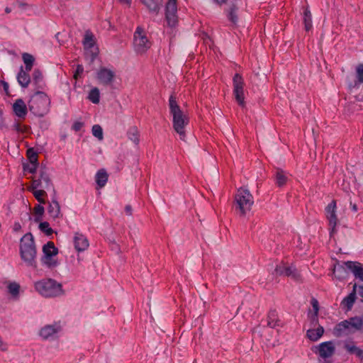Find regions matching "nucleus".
Segmentation results:
<instances>
[{
	"label": "nucleus",
	"mask_w": 363,
	"mask_h": 363,
	"mask_svg": "<svg viewBox=\"0 0 363 363\" xmlns=\"http://www.w3.org/2000/svg\"><path fill=\"white\" fill-rule=\"evenodd\" d=\"M169 106L170 114L172 116L174 130L179 135L182 140H184L185 128L189 122V117L182 111L174 96L169 97Z\"/></svg>",
	"instance_id": "nucleus-1"
},
{
	"label": "nucleus",
	"mask_w": 363,
	"mask_h": 363,
	"mask_svg": "<svg viewBox=\"0 0 363 363\" xmlns=\"http://www.w3.org/2000/svg\"><path fill=\"white\" fill-rule=\"evenodd\" d=\"M35 291L45 298H55L64 295L62 285L56 280L45 278L34 283Z\"/></svg>",
	"instance_id": "nucleus-2"
},
{
	"label": "nucleus",
	"mask_w": 363,
	"mask_h": 363,
	"mask_svg": "<svg viewBox=\"0 0 363 363\" xmlns=\"http://www.w3.org/2000/svg\"><path fill=\"white\" fill-rule=\"evenodd\" d=\"M36 248L31 233L25 234L21 239L20 255L27 266L36 267Z\"/></svg>",
	"instance_id": "nucleus-3"
},
{
	"label": "nucleus",
	"mask_w": 363,
	"mask_h": 363,
	"mask_svg": "<svg viewBox=\"0 0 363 363\" xmlns=\"http://www.w3.org/2000/svg\"><path fill=\"white\" fill-rule=\"evenodd\" d=\"M253 203V196L247 189L240 188L237 191L234 196L233 207L240 216H245L251 210Z\"/></svg>",
	"instance_id": "nucleus-4"
},
{
	"label": "nucleus",
	"mask_w": 363,
	"mask_h": 363,
	"mask_svg": "<svg viewBox=\"0 0 363 363\" xmlns=\"http://www.w3.org/2000/svg\"><path fill=\"white\" fill-rule=\"evenodd\" d=\"M50 100L48 95L42 91L36 92L29 102L30 110L36 116H43L49 111Z\"/></svg>",
	"instance_id": "nucleus-5"
},
{
	"label": "nucleus",
	"mask_w": 363,
	"mask_h": 363,
	"mask_svg": "<svg viewBox=\"0 0 363 363\" xmlns=\"http://www.w3.org/2000/svg\"><path fill=\"white\" fill-rule=\"evenodd\" d=\"M151 47V43L147 38L145 32L138 27L134 33V50L140 55L145 53Z\"/></svg>",
	"instance_id": "nucleus-6"
},
{
	"label": "nucleus",
	"mask_w": 363,
	"mask_h": 363,
	"mask_svg": "<svg viewBox=\"0 0 363 363\" xmlns=\"http://www.w3.org/2000/svg\"><path fill=\"white\" fill-rule=\"evenodd\" d=\"M233 94L238 104L240 106H244L245 102V82L242 76L237 73L233 79Z\"/></svg>",
	"instance_id": "nucleus-7"
},
{
	"label": "nucleus",
	"mask_w": 363,
	"mask_h": 363,
	"mask_svg": "<svg viewBox=\"0 0 363 363\" xmlns=\"http://www.w3.org/2000/svg\"><path fill=\"white\" fill-rule=\"evenodd\" d=\"M352 323L353 318L339 323L333 329V335L336 337H342L354 333L357 330Z\"/></svg>",
	"instance_id": "nucleus-8"
},
{
	"label": "nucleus",
	"mask_w": 363,
	"mask_h": 363,
	"mask_svg": "<svg viewBox=\"0 0 363 363\" xmlns=\"http://www.w3.org/2000/svg\"><path fill=\"white\" fill-rule=\"evenodd\" d=\"M62 330V327L59 323H55L50 325H46L43 327L39 335L43 340H53L57 337V334Z\"/></svg>",
	"instance_id": "nucleus-9"
},
{
	"label": "nucleus",
	"mask_w": 363,
	"mask_h": 363,
	"mask_svg": "<svg viewBox=\"0 0 363 363\" xmlns=\"http://www.w3.org/2000/svg\"><path fill=\"white\" fill-rule=\"evenodd\" d=\"M314 352L323 359L331 357L335 352V347L332 341L324 342L315 347Z\"/></svg>",
	"instance_id": "nucleus-10"
},
{
	"label": "nucleus",
	"mask_w": 363,
	"mask_h": 363,
	"mask_svg": "<svg viewBox=\"0 0 363 363\" xmlns=\"http://www.w3.org/2000/svg\"><path fill=\"white\" fill-rule=\"evenodd\" d=\"M177 1L169 0L166 5V19L168 25L171 27L175 26L178 21Z\"/></svg>",
	"instance_id": "nucleus-11"
},
{
	"label": "nucleus",
	"mask_w": 363,
	"mask_h": 363,
	"mask_svg": "<svg viewBox=\"0 0 363 363\" xmlns=\"http://www.w3.org/2000/svg\"><path fill=\"white\" fill-rule=\"evenodd\" d=\"M336 210V202L333 200L326 207L325 213L326 218L329 223L330 235L335 233V226L337 223V218L335 213Z\"/></svg>",
	"instance_id": "nucleus-12"
},
{
	"label": "nucleus",
	"mask_w": 363,
	"mask_h": 363,
	"mask_svg": "<svg viewBox=\"0 0 363 363\" xmlns=\"http://www.w3.org/2000/svg\"><path fill=\"white\" fill-rule=\"evenodd\" d=\"M31 184L33 189L42 188L44 189H48L52 186L50 177L45 171H40L39 178H33Z\"/></svg>",
	"instance_id": "nucleus-13"
},
{
	"label": "nucleus",
	"mask_w": 363,
	"mask_h": 363,
	"mask_svg": "<svg viewBox=\"0 0 363 363\" xmlns=\"http://www.w3.org/2000/svg\"><path fill=\"white\" fill-rule=\"evenodd\" d=\"M275 272L277 275L291 277L296 280H298L300 278L299 273L294 267L289 266L283 262L277 265Z\"/></svg>",
	"instance_id": "nucleus-14"
},
{
	"label": "nucleus",
	"mask_w": 363,
	"mask_h": 363,
	"mask_svg": "<svg viewBox=\"0 0 363 363\" xmlns=\"http://www.w3.org/2000/svg\"><path fill=\"white\" fill-rule=\"evenodd\" d=\"M97 77L101 84L108 85L113 82L115 78V72L109 69L103 67L99 70Z\"/></svg>",
	"instance_id": "nucleus-15"
},
{
	"label": "nucleus",
	"mask_w": 363,
	"mask_h": 363,
	"mask_svg": "<svg viewBox=\"0 0 363 363\" xmlns=\"http://www.w3.org/2000/svg\"><path fill=\"white\" fill-rule=\"evenodd\" d=\"M74 248L78 252L85 251L89 246L86 237L79 233H76L74 236Z\"/></svg>",
	"instance_id": "nucleus-16"
},
{
	"label": "nucleus",
	"mask_w": 363,
	"mask_h": 363,
	"mask_svg": "<svg viewBox=\"0 0 363 363\" xmlns=\"http://www.w3.org/2000/svg\"><path fill=\"white\" fill-rule=\"evenodd\" d=\"M345 265L352 271L356 279L363 282V264L357 262L348 261L345 262Z\"/></svg>",
	"instance_id": "nucleus-17"
},
{
	"label": "nucleus",
	"mask_w": 363,
	"mask_h": 363,
	"mask_svg": "<svg viewBox=\"0 0 363 363\" xmlns=\"http://www.w3.org/2000/svg\"><path fill=\"white\" fill-rule=\"evenodd\" d=\"M13 111L16 116L23 119L26 118L28 113L27 106L25 102L21 99H17L13 103Z\"/></svg>",
	"instance_id": "nucleus-18"
},
{
	"label": "nucleus",
	"mask_w": 363,
	"mask_h": 363,
	"mask_svg": "<svg viewBox=\"0 0 363 363\" xmlns=\"http://www.w3.org/2000/svg\"><path fill=\"white\" fill-rule=\"evenodd\" d=\"M357 287V284H354L353 286L352 291L347 297H345L341 302V306L347 311H349L352 308L355 301Z\"/></svg>",
	"instance_id": "nucleus-19"
},
{
	"label": "nucleus",
	"mask_w": 363,
	"mask_h": 363,
	"mask_svg": "<svg viewBox=\"0 0 363 363\" xmlns=\"http://www.w3.org/2000/svg\"><path fill=\"white\" fill-rule=\"evenodd\" d=\"M324 328L318 325L316 328L308 329L306 332V337L311 341H318L324 334Z\"/></svg>",
	"instance_id": "nucleus-20"
},
{
	"label": "nucleus",
	"mask_w": 363,
	"mask_h": 363,
	"mask_svg": "<svg viewBox=\"0 0 363 363\" xmlns=\"http://www.w3.org/2000/svg\"><path fill=\"white\" fill-rule=\"evenodd\" d=\"M344 348L350 353L355 354L358 358L363 359V350L357 347L352 341H346L344 343Z\"/></svg>",
	"instance_id": "nucleus-21"
},
{
	"label": "nucleus",
	"mask_w": 363,
	"mask_h": 363,
	"mask_svg": "<svg viewBox=\"0 0 363 363\" xmlns=\"http://www.w3.org/2000/svg\"><path fill=\"white\" fill-rule=\"evenodd\" d=\"M311 303L313 307V311L309 312L308 316L311 320L312 324L315 327L318 322V315L319 311V304L318 301L315 298H312Z\"/></svg>",
	"instance_id": "nucleus-22"
},
{
	"label": "nucleus",
	"mask_w": 363,
	"mask_h": 363,
	"mask_svg": "<svg viewBox=\"0 0 363 363\" xmlns=\"http://www.w3.org/2000/svg\"><path fill=\"white\" fill-rule=\"evenodd\" d=\"M43 252L44 255L47 257H55L58 253L57 248L55 246L53 242H48L43 247Z\"/></svg>",
	"instance_id": "nucleus-23"
},
{
	"label": "nucleus",
	"mask_w": 363,
	"mask_h": 363,
	"mask_svg": "<svg viewBox=\"0 0 363 363\" xmlns=\"http://www.w3.org/2000/svg\"><path fill=\"white\" fill-rule=\"evenodd\" d=\"M48 212L50 214V216L53 218H57L60 217V206L59 203L55 200H52L49 204Z\"/></svg>",
	"instance_id": "nucleus-24"
},
{
	"label": "nucleus",
	"mask_w": 363,
	"mask_h": 363,
	"mask_svg": "<svg viewBox=\"0 0 363 363\" xmlns=\"http://www.w3.org/2000/svg\"><path fill=\"white\" fill-rule=\"evenodd\" d=\"M288 181V177L286 173L281 169H277L275 173V183L277 186L282 187L286 185Z\"/></svg>",
	"instance_id": "nucleus-25"
},
{
	"label": "nucleus",
	"mask_w": 363,
	"mask_h": 363,
	"mask_svg": "<svg viewBox=\"0 0 363 363\" xmlns=\"http://www.w3.org/2000/svg\"><path fill=\"white\" fill-rule=\"evenodd\" d=\"M28 190L33 193V196L39 203L43 204L45 203L47 193L44 189H33L31 184L30 186L28 187Z\"/></svg>",
	"instance_id": "nucleus-26"
},
{
	"label": "nucleus",
	"mask_w": 363,
	"mask_h": 363,
	"mask_svg": "<svg viewBox=\"0 0 363 363\" xmlns=\"http://www.w3.org/2000/svg\"><path fill=\"white\" fill-rule=\"evenodd\" d=\"M108 174L104 169H100L96 174V182L97 185L102 188L104 187L108 181Z\"/></svg>",
	"instance_id": "nucleus-27"
},
{
	"label": "nucleus",
	"mask_w": 363,
	"mask_h": 363,
	"mask_svg": "<svg viewBox=\"0 0 363 363\" xmlns=\"http://www.w3.org/2000/svg\"><path fill=\"white\" fill-rule=\"evenodd\" d=\"M28 72H26V70L24 71L23 69H21L18 74V82L23 87H27L30 82V75Z\"/></svg>",
	"instance_id": "nucleus-28"
},
{
	"label": "nucleus",
	"mask_w": 363,
	"mask_h": 363,
	"mask_svg": "<svg viewBox=\"0 0 363 363\" xmlns=\"http://www.w3.org/2000/svg\"><path fill=\"white\" fill-rule=\"evenodd\" d=\"M127 135L129 140L133 142L135 145H138L140 143V135L139 130L135 126L130 127L127 133Z\"/></svg>",
	"instance_id": "nucleus-29"
},
{
	"label": "nucleus",
	"mask_w": 363,
	"mask_h": 363,
	"mask_svg": "<svg viewBox=\"0 0 363 363\" xmlns=\"http://www.w3.org/2000/svg\"><path fill=\"white\" fill-rule=\"evenodd\" d=\"M150 12L157 13L160 10V4L157 0H140Z\"/></svg>",
	"instance_id": "nucleus-30"
},
{
	"label": "nucleus",
	"mask_w": 363,
	"mask_h": 363,
	"mask_svg": "<svg viewBox=\"0 0 363 363\" xmlns=\"http://www.w3.org/2000/svg\"><path fill=\"white\" fill-rule=\"evenodd\" d=\"M9 293L13 297L18 298L20 291V285L16 281H9L6 284Z\"/></svg>",
	"instance_id": "nucleus-31"
},
{
	"label": "nucleus",
	"mask_w": 363,
	"mask_h": 363,
	"mask_svg": "<svg viewBox=\"0 0 363 363\" xmlns=\"http://www.w3.org/2000/svg\"><path fill=\"white\" fill-rule=\"evenodd\" d=\"M13 129L18 133L24 135L30 133V128L28 125L21 123L18 120H16L13 125Z\"/></svg>",
	"instance_id": "nucleus-32"
},
{
	"label": "nucleus",
	"mask_w": 363,
	"mask_h": 363,
	"mask_svg": "<svg viewBox=\"0 0 363 363\" xmlns=\"http://www.w3.org/2000/svg\"><path fill=\"white\" fill-rule=\"evenodd\" d=\"M83 44L85 49H91L94 46L95 40L91 33L86 32L85 33Z\"/></svg>",
	"instance_id": "nucleus-33"
},
{
	"label": "nucleus",
	"mask_w": 363,
	"mask_h": 363,
	"mask_svg": "<svg viewBox=\"0 0 363 363\" xmlns=\"http://www.w3.org/2000/svg\"><path fill=\"white\" fill-rule=\"evenodd\" d=\"M303 23H304V26H305V30L306 31H309L312 28L313 25H312L311 13V11L308 9H306L303 12Z\"/></svg>",
	"instance_id": "nucleus-34"
},
{
	"label": "nucleus",
	"mask_w": 363,
	"mask_h": 363,
	"mask_svg": "<svg viewBox=\"0 0 363 363\" xmlns=\"http://www.w3.org/2000/svg\"><path fill=\"white\" fill-rule=\"evenodd\" d=\"M42 262L49 268H54L58 265V262L55 257L43 256L41 259Z\"/></svg>",
	"instance_id": "nucleus-35"
},
{
	"label": "nucleus",
	"mask_w": 363,
	"mask_h": 363,
	"mask_svg": "<svg viewBox=\"0 0 363 363\" xmlns=\"http://www.w3.org/2000/svg\"><path fill=\"white\" fill-rule=\"evenodd\" d=\"M23 60L24 64L26 65V72H30L32 69L34 62V57H33V55L28 53H24L23 55Z\"/></svg>",
	"instance_id": "nucleus-36"
},
{
	"label": "nucleus",
	"mask_w": 363,
	"mask_h": 363,
	"mask_svg": "<svg viewBox=\"0 0 363 363\" xmlns=\"http://www.w3.org/2000/svg\"><path fill=\"white\" fill-rule=\"evenodd\" d=\"M88 98L92 103L98 104L100 100V94L99 89H92L89 92Z\"/></svg>",
	"instance_id": "nucleus-37"
},
{
	"label": "nucleus",
	"mask_w": 363,
	"mask_h": 363,
	"mask_svg": "<svg viewBox=\"0 0 363 363\" xmlns=\"http://www.w3.org/2000/svg\"><path fill=\"white\" fill-rule=\"evenodd\" d=\"M92 134L94 137L101 141L104 139L103 129L99 125H94L91 129Z\"/></svg>",
	"instance_id": "nucleus-38"
},
{
	"label": "nucleus",
	"mask_w": 363,
	"mask_h": 363,
	"mask_svg": "<svg viewBox=\"0 0 363 363\" xmlns=\"http://www.w3.org/2000/svg\"><path fill=\"white\" fill-rule=\"evenodd\" d=\"M45 209L44 207L40 204L36 205L33 208V213L36 216L35 220H40L44 213Z\"/></svg>",
	"instance_id": "nucleus-39"
},
{
	"label": "nucleus",
	"mask_w": 363,
	"mask_h": 363,
	"mask_svg": "<svg viewBox=\"0 0 363 363\" xmlns=\"http://www.w3.org/2000/svg\"><path fill=\"white\" fill-rule=\"evenodd\" d=\"M357 331L363 330V315L362 316L353 317V323Z\"/></svg>",
	"instance_id": "nucleus-40"
},
{
	"label": "nucleus",
	"mask_w": 363,
	"mask_h": 363,
	"mask_svg": "<svg viewBox=\"0 0 363 363\" xmlns=\"http://www.w3.org/2000/svg\"><path fill=\"white\" fill-rule=\"evenodd\" d=\"M38 162H28L27 164H25L23 165V169L25 172L33 174L38 167Z\"/></svg>",
	"instance_id": "nucleus-41"
},
{
	"label": "nucleus",
	"mask_w": 363,
	"mask_h": 363,
	"mask_svg": "<svg viewBox=\"0 0 363 363\" xmlns=\"http://www.w3.org/2000/svg\"><path fill=\"white\" fill-rule=\"evenodd\" d=\"M356 74L357 82H355V85L357 83H363V64H359L356 68Z\"/></svg>",
	"instance_id": "nucleus-42"
},
{
	"label": "nucleus",
	"mask_w": 363,
	"mask_h": 363,
	"mask_svg": "<svg viewBox=\"0 0 363 363\" xmlns=\"http://www.w3.org/2000/svg\"><path fill=\"white\" fill-rule=\"evenodd\" d=\"M33 79L35 84H38L39 86H41L40 84L43 82V75L39 70L35 69L33 72Z\"/></svg>",
	"instance_id": "nucleus-43"
},
{
	"label": "nucleus",
	"mask_w": 363,
	"mask_h": 363,
	"mask_svg": "<svg viewBox=\"0 0 363 363\" xmlns=\"http://www.w3.org/2000/svg\"><path fill=\"white\" fill-rule=\"evenodd\" d=\"M26 155L30 162H38V155L33 149H28Z\"/></svg>",
	"instance_id": "nucleus-44"
},
{
	"label": "nucleus",
	"mask_w": 363,
	"mask_h": 363,
	"mask_svg": "<svg viewBox=\"0 0 363 363\" xmlns=\"http://www.w3.org/2000/svg\"><path fill=\"white\" fill-rule=\"evenodd\" d=\"M39 228L42 231L46 233L48 235H50L52 232V230L50 228V225L48 222L40 223Z\"/></svg>",
	"instance_id": "nucleus-45"
},
{
	"label": "nucleus",
	"mask_w": 363,
	"mask_h": 363,
	"mask_svg": "<svg viewBox=\"0 0 363 363\" xmlns=\"http://www.w3.org/2000/svg\"><path fill=\"white\" fill-rule=\"evenodd\" d=\"M236 11L237 9L235 7H233L230 9L228 15V19L233 23H235L237 21Z\"/></svg>",
	"instance_id": "nucleus-46"
},
{
	"label": "nucleus",
	"mask_w": 363,
	"mask_h": 363,
	"mask_svg": "<svg viewBox=\"0 0 363 363\" xmlns=\"http://www.w3.org/2000/svg\"><path fill=\"white\" fill-rule=\"evenodd\" d=\"M84 72V67L82 65H78L77 67V69L74 72V78L75 79H77L79 77H81L82 74Z\"/></svg>",
	"instance_id": "nucleus-47"
},
{
	"label": "nucleus",
	"mask_w": 363,
	"mask_h": 363,
	"mask_svg": "<svg viewBox=\"0 0 363 363\" xmlns=\"http://www.w3.org/2000/svg\"><path fill=\"white\" fill-rule=\"evenodd\" d=\"M267 325L270 328H275L276 326L279 325L278 321L272 318V315H269L268 316Z\"/></svg>",
	"instance_id": "nucleus-48"
},
{
	"label": "nucleus",
	"mask_w": 363,
	"mask_h": 363,
	"mask_svg": "<svg viewBox=\"0 0 363 363\" xmlns=\"http://www.w3.org/2000/svg\"><path fill=\"white\" fill-rule=\"evenodd\" d=\"M84 126V123L80 121H75L72 125V129L75 131H79Z\"/></svg>",
	"instance_id": "nucleus-49"
},
{
	"label": "nucleus",
	"mask_w": 363,
	"mask_h": 363,
	"mask_svg": "<svg viewBox=\"0 0 363 363\" xmlns=\"http://www.w3.org/2000/svg\"><path fill=\"white\" fill-rule=\"evenodd\" d=\"M4 125L3 111L0 108V128H2Z\"/></svg>",
	"instance_id": "nucleus-50"
},
{
	"label": "nucleus",
	"mask_w": 363,
	"mask_h": 363,
	"mask_svg": "<svg viewBox=\"0 0 363 363\" xmlns=\"http://www.w3.org/2000/svg\"><path fill=\"white\" fill-rule=\"evenodd\" d=\"M21 228V225L18 222L13 224V230L18 231Z\"/></svg>",
	"instance_id": "nucleus-51"
},
{
	"label": "nucleus",
	"mask_w": 363,
	"mask_h": 363,
	"mask_svg": "<svg viewBox=\"0 0 363 363\" xmlns=\"http://www.w3.org/2000/svg\"><path fill=\"white\" fill-rule=\"evenodd\" d=\"M2 85H3V88L5 91V92L8 94V91H9V84L7 82H2Z\"/></svg>",
	"instance_id": "nucleus-52"
},
{
	"label": "nucleus",
	"mask_w": 363,
	"mask_h": 363,
	"mask_svg": "<svg viewBox=\"0 0 363 363\" xmlns=\"http://www.w3.org/2000/svg\"><path fill=\"white\" fill-rule=\"evenodd\" d=\"M358 294L360 296L362 301H363V286H359Z\"/></svg>",
	"instance_id": "nucleus-53"
},
{
	"label": "nucleus",
	"mask_w": 363,
	"mask_h": 363,
	"mask_svg": "<svg viewBox=\"0 0 363 363\" xmlns=\"http://www.w3.org/2000/svg\"><path fill=\"white\" fill-rule=\"evenodd\" d=\"M125 211L128 214L131 215L132 209L130 206H126L125 208Z\"/></svg>",
	"instance_id": "nucleus-54"
},
{
	"label": "nucleus",
	"mask_w": 363,
	"mask_h": 363,
	"mask_svg": "<svg viewBox=\"0 0 363 363\" xmlns=\"http://www.w3.org/2000/svg\"><path fill=\"white\" fill-rule=\"evenodd\" d=\"M218 4H221L226 2L227 0H215Z\"/></svg>",
	"instance_id": "nucleus-55"
},
{
	"label": "nucleus",
	"mask_w": 363,
	"mask_h": 363,
	"mask_svg": "<svg viewBox=\"0 0 363 363\" xmlns=\"http://www.w3.org/2000/svg\"><path fill=\"white\" fill-rule=\"evenodd\" d=\"M11 11V9L9 7H6V8L5 9V12H6V13H9Z\"/></svg>",
	"instance_id": "nucleus-56"
},
{
	"label": "nucleus",
	"mask_w": 363,
	"mask_h": 363,
	"mask_svg": "<svg viewBox=\"0 0 363 363\" xmlns=\"http://www.w3.org/2000/svg\"><path fill=\"white\" fill-rule=\"evenodd\" d=\"M121 1H123L124 3H126V4H127V3H128V4L130 3V2H129V0H121Z\"/></svg>",
	"instance_id": "nucleus-57"
},
{
	"label": "nucleus",
	"mask_w": 363,
	"mask_h": 363,
	"mask_svg": "<svg viewBox=\"0 0 363 363\" xmlns=\"http://www.w3.org/2000/svg\"><path fill=\"white\" fill-rule=\"evenodd\" d=\"M353 210L355 211H357V207H356L355 205L353 206Z\"/></svg>",
	"instance_id": "nucleus-58"
}]
</instances>
